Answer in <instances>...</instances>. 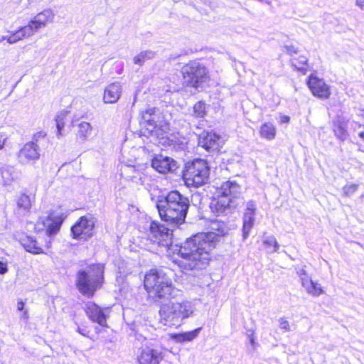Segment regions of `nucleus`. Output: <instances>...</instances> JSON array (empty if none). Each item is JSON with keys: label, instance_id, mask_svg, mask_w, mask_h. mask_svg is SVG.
<instances>
[{"label": "nucleus", "instance_id": "19", "mask_svg": "<svg viewBox=\"0 0 364 364\" xmlns=\"http://www.w3.org/2000/svg\"><path fill=\"white\" fill-rule=\"evenodd\" d=\"M122 86L119 82H112L104 90L103 102L106 104L116 103L120 98Z\"/></svg>", "mask_w": 364, "mask_h": 364}, {"label": "nucleus", "instance_id": "9", "mask_svg": "<svg viewBox=\"0 0 364 364\" xmlns=\"http://www.w3.org/2000/svg\"><path fill=\"white\" fill-rule=\"evenodd\" d=\"M210 171L205 160L196 159L186 163L182 172V178L187 187L199 188L208 182Z\"/></svg>", "mask_w": 364, "mask_h": 364}, {"label": "nucleus", "instance_id": "22", "mask_svg": "<svg viewBox=\"0 0 364 364\" xmlns=\"http://www.w3.org/2000/svg\"><path fill=\"white\" fill-rule=\"evenodd\" d=\"M34 198L25 193H21L16 200L17 210L20 213H29Z\"/></svg>", "mask_w": 364, "mask_h": 364}, {"label": "nucleus", "instance_id": "5", "mask_svg": "<svg viewBox=\"0 0 364 364\" xmlns=\"http://www.w3.org/2000/svg\"><path fill=\"white\" fill-rule=\"evenodd\" d=\"M105 284V264L95 262L76 272L75 286L78 293L87 299H92Z\"/></svg>", "mask_w": 364, "mask_h": 364}, {"label": "nucleus", "instance_id": "10", "mask_svg": "<svg viewBox=\"0 0 364 364\" xmlns=\"http://www.w3.org/2000/svg\"><path fill=\"white\" fill-rule=\"evenodd\" d=\"M149 240L158 247L168 249L173 243V230L158 221L153 220L149 228Z\"/></svg>", "mask_w": 364, "mask_h": 364}, {"label": "nucleus", "instance_id": "28", "mask_svg": "<svg viewBox=\"0 0 364 364\" xmlns=\"http://www.w3.org/2000/svg\"><path fill=\"white\" fill-rule=\"evenodd\" d=\"M153 57V53L150 51H143L141 52L139 55H136L133 58V61L134 64L141 66L146 60L151 59Z\"/></svg>", "mask_w": 364, "mask_h": 364}, {"label": "nucleus", "instance_id": "33", "mask_svg": "<svg viewBox=\"0 0 364 364\" xmlns=\"http://www.w3.org/2000/svg\"><path fill=\"white\" fill-rule=\"evenodd\" d=\"M47 134L46 132L41 130L34 133L32 136V140L31 141H34L35 144H37L38 141L41 139L46 138Z\"/></svg>", "mask_w": 364, "mask_h": 364}, {"label": "nucleus", "instance_id": "21", "mask_svg": "<svg viewBox=\"0 0 364 364\" xmlns=\"http://www.w3.org/2000/svg\"><path fill=\"white\" fill-rule=\"evenodd\" d=\"M54 18V14L50 9H45L38 13L33 18V23L36 27L39 29L46 27L49 23H51Z\"/></svg>", "mask_w": 364, "mask_h": 364}, {"label": "nucleus", "instance_id": "18", "mask_svg": "<svg viewBox=\"0 0 364 364\" xmlns=\"http://www.w3.org/2000/svg\"><path fill=\"white\" fill-rule=\"evenodd\" d=\"M33 22L31 19L28 21V24L11 33L7 37V41L10 43H14L33 36L38 31V28L36 27L35 23Z\"/></svg>", "mask_w": 364, "mask_h": 364}, {"label": "nucleus", "instance_id": "38", "mask_svg": "<svg viewBox=\"0 0 364 364\" xmlns=\"http://www.w3.org/2000/svg\"><path fill=\"white\" fill-rule=\"evenodd\" d=\"M24 306H25V303L22 301V300H20L17 302V310L18 311H22L24 309Z\"/></svg>", "mask_w": 364, "mask_h": 364}, {"label": "nucleus", "instance_id": "12", "mask_svg": "<svg viewBox=\"0 0 364 364\" xmlns=\"http://www.w3.org/2000/svg\"><path fill=\"white\" fill-rule=\"evenodd\" d=\"M306 85L311 95L317 99L326 100L331 96V85L316 73L309 75L306 80Z\"/></svg>", "mask_w": 364, "mask_h": 364}, {"label": "nucleus", "instance_id": "40", "mask_svg": "<svg viewBox=\"0 0 364 364\" xmlns=\"http://www.w3.org/2000/svg\"><path fill=\"white\" fill-rule=\"evenodd\" d=\"M356 4L361 9H364V0H356Z\"/></svg>", "mask_w": 364, "mask_h": 364}, {"label": "nucleus", "instance_id": "30", "mask_svg": "<svg viewBox=\"0 0 364 364\" xmlns=\"http://www.w3.org/2000/svg\"><path fill=\"white\" fill-rule=\"evenodd\" d=\"M1 177L4 185H8L14 180L13 171L9 168L1 169Z\"/></svg>", "mask_w": 364, "mask_h": 364}, {"label": "nucleus", "instance_id": "23", "mask_svg": "<svg viewBox=\"0 0 364 364\" xmlns=\"http://www.w3.org/2000/svg\"><path fill=\"white\" fill-rule=\"evenodd\" d=\"M259 135L266 140H273L277 135L276 127L271 122H264L259 127Z\"/></svg>", "mask_w": 364, "mask_h": 364}, {"label": "nucleus", "instance_id": "26", "mask_svg": "<svg viewBox=\"0 0 364 364\" xmlns=\"http://www.w3.org/2000/svg\"><path fill=\"white\" fill-rule=\"evenodd\" d=\"M56 123V136L58 138H60L63 136H65L68 132H65L64 127L65 126V112L62 113L56 116L55 119Z\"/></svg>", "mask_w": 364, "mask_h": 364}, {"label": "nucleus", "instance_id": "6", "mask_svg": "<svg viewBox=\"0 0 364 364\" xmlns=\"http://www.w3.org/2000/svg\"><path fill=\"white\" fill-rule=\"evenodd\" d=\"M105 310L106 309L102 308L95 301H87L83 306V311L92 322L96 323L99 326H95L94 331H92L89 323L84 321L77 323V331L92 341L106 340V334L109 328L107 323L109 315Z\"/></svg>", "mask_w": 364, "mask_h": 364}, {"label": "nucleus", "instance_id": "2", "mask_svg": "<svg viewBox=\"0 0 364 364\" xmlns=\"http://www.w3.org/2000/svg\"><path fill=\"white\" fill-rule=\"evenodd\" d=\"M218 237L213 232L197 233L178 246L171 259L183 271L202 269L212 259Z\"/></svg>", "mask_w": 364, "mask_h": 364}, {"label": "nucleus", "instance_id": "34", "mask_svg": "<svg viewBox=\"0 0 364 364\" xmlns=\"http://www.w3.org/2000/svg\"><path fill=\"white\" fill-rule=\"evenodd\" d=\"M279 327L284 331H290V325L289 323V321L285 318H281L279 319Z\"/></svg>", "mask_w": 364, "mask_h": 364}, {"label": "nucleus", "instance_id": "35", "mask_svg": "<svg viewBox=\"0 0 364 364\" xmlns=\"http://www.w3.org/2000/svg\"><path fill=\"white\" fill-rule=\"evenodd\" d=\"M264 242L269 247H272L274 251L279 249V245L274 237H270L264 241Z\"/></svg>", "mask_w": 364, "mask_h": 364}, {"label": "nucleus", "instance_id": "11", "mask_svg": "<svg viewBox=\"0 0 364 364\" xmlns=\"http://www.w3.org/2000/svg\"><path fill=\"white\" fill-rule=\"evenodd\" d=\"M96 219L91 214L80 216L72 225V238L86 241L95 235Z\"/></svg>", "mask_w": 364, "mask_h": 364}, {"label": "nucleus", "instance_id": "1", "mask_svg": "<svg viewBox=\"0 0 364 364\" xmlns=\"http://www.w3.org/2000/svg\"><path fill=\"white\" fill-rule=\"evenodd\" d=\"M142 284L148 299L159 304L160 320L165 325H178L193 314L189 301H172L178 289L162 267H152L146 271Z\"/></svg>", "mask_w": 364, "mask_h": 364}, {"label": "nucleus", "instance_id": "39", "mask_svg": "<svg viewBox=\"0 0 364 364\" xmlns=\"http://www.w3.org/2000/svg\"><path fill=\"white\" fill-rule=\"evenodd\" d=\"M4 144H5V139L4 138V136L0 134V150L1 149H3V147L4 146Z\"/></svg>", "mask_w": 364, "mask_h": 364}, {"label": "nucleus", "instance_id": "15", "mask_svg": "<svg viewBox=\"0 0 364 364\" xmlns=\"http://www.w3.org/2000/svg\"><path fill=\"white\" fill-rule=\"evenodd\" d=\"M198 145L208 152H218L223 147V141L213 132H203L198 139Z\"/></svg>", "mask_w": 364, "mask_h": 364}, {"label": "nucleus", "instance_id": "32", "mask_svg": "<svg viewBox=\"0 0 364 364\" xmlns=\"http://www.w3.org/2000/svg\"><path fill=\"white\" fill-rule=\"evenodd\" d=\"M358 186L355 183H352L349 185H346L343 187V193L346 196H349L354 193L357 189Z\"/></svg>", "mask_w": 364, "mask_h": 364}, {"label": "nucleus", "instance_id": "25", "mask_svg": "<svg viewBox=\"0 0 364 364\" xmlns=\"http://www.w3.org/2000/svg\"><path fill=\"white\" fill-rule=\"evenodd\" d=\"M200 330L201 328L199 327L191 331L173 334L171 336V338L178 342L191 341L198 336Z\"/></svg>", "mask_w": 364, "mask_h": 364}, {"label": "nucleus", "instance_id": "13", "mask_svg": "<svg viewBox=\"0 0 364 364\" xmlns=\"http://www.w3.org/2000/svg\"><path fill=\"white\" fill-rule=\"evenodd\" d=\"M163 359V353L153 345L148 344L139 348L136 358L138 364H160Z\"/></svg>", "mask_w": 364, "mask_h": 364}, {"label": "nucleus", "instance_id": "29", "mask_svg": "<svg viewBox=\"0 0 364 364\" xmlns=\"http://www.w3.org/2000/svg\"><path fill=\"white\" fill-rule=\"evenodd\" d=\"M253 213H250L249 215H245L244 220H243V232L245 237L249 233L250 230L253 226L254 224V218Z\"/></svg>", "mask_w": 364, "mask_h": 364}, {"label": "nucleus", "instance_id": "4", "mask_svg": "<svg viewBox=\"0 0 364 364\" xmlns=\"http://www.w3.org/2000/svg\"><path fill=\"white\" fill-rule=\"evenodd\" d=\"M189 206L188 198L176 190L170 191L156 202L160 219L175 228H178L185 223Z\"/></svg>", "mask_w": 364, "mask_h": 364}, {"label": "nucleus", "instance_id": "41", "mask_svg": "<svg viewBox=\"0 0 364 364\" xmlns=\"http://www.w3.org/2000/svg\"><path fill=\"white\" fill-rule=\"evenodd\" d=\"M250 342L252 346H254L255 344V338L252 335L251 336H250Z\"/></svg>", "mask_w": 364, "mask_h": 364}, {"label": "nucleus", "instance_id": "20", "mask_svg": "<svg viewBox=\"0 0 364 364\" xmlns=\"http://www.w3.org/2000/svg\"><path fill=\"white\" fill-rule=\"evenodd\" d=\"M301 285L308 294L314 296H319L325 293L321 284L317 281H314L311 278H303Z\"/></svg>", "mask_w": 364, "mask_h": 364}, {"label": "nucleus", "instance_id": "37", "mask_svg": "<svg viewBox=\"0 0 364 364\" xmlns=\"http://www.w3.org/2000/svg\"><path fill=\"white\" fill-rule=\"evenodd\" d=\"M289 121H290V117L287 115H282L280 117V119H279L280 124L289 123Z\"/></svg>", "mask_w": 364, "mask_h": 364}, {"label": "nucleus", "instance_id": "31", "mask_svg": "<svg viewBox=\"0 0 364 364\" xmlns=\"http://www.w3.org/2000/svg\"><path fill=\"white\" fill-rule=\"evenodd\" d=\"M333 131L335 133L343 134L346 133V124L343 122H336L333 123Z\"/></svg>", "mask_w": 364, "mask_h": 364}, {"label": "nucleus", "instance_id": "36", "mask_svg": "<svg viewBox=\"0 0 364 364\" xmlns=\"http://www.w3.org/2000/svg\"><path fill=\"white\" fill-rule=\"evenodd\" d=\"M8 272L6 263L0 261V274H4Z\"/></svg>", "mask_w": 364, "mask_h": 364}, {"label": "nucleus", "instance_id": "16", "mask_svg": "<svg viewBox=\"0 0 364 364\" xmlns=\"http://www.w3.org/2000/svg\"><path fill=\"white\" fill-rule=\"evenodd\" d=\"M40 156V148L34 141L25 143L17 154L18 161L21 164L36 161Z\"/></svg>", "mask_w": 364, "mask_h": 364}, {"label": "nucleus", "instance_id": "43", "mask_svg": "<svg viewBox=\"0 0 364 364\" xmlns=\"http://www.w3.org/2000/svg\"><path fill=\"white\" fill-rule=\"evenodd\" d=\"M24 316H25L26 318H28V312L27 311L24 312Z\"/></svg>", "mask_w": 364, "mask_h": 364}, {"label": "nucleus", "instance_id": "3", "mask_svg": "<svg viewBox=\"0 0 364 364\" xmlns=\"http://www.w3.org/2000/svg\"><path fill=\"white\" fill-rule=\"evenodd\" d=\"M66 217L62 210H51L46 218H39L34 225L35 232L45 230L47 237L26 235L20 240L23 249L32 255H46L51 248L52 241L49 237L60 231Z\"/></svg>", "mask_w": 364, "mask_h": 364}, {"label": "nucleus", "instance_id": "14", "mask_svg": "<svg viewBox=\"0 0 364 364\" xmlns=\"http://www.w3.org/2000/svg\"><path fill=\"white\" fill-rule=\"evenodd\" d=\"M69 132L76 142L83 143L88 139L92 132V126L88 122L79 118L73 119L69 125Z\"/></svg>", "mask_w": 364, "mask_h": 364}, {"label": "nucleus", "instance_id": "42", "mask_svg": "<svg viewBox=\"0 0 364 364\" xmlns=\"http://www.w3.org/2000/svg\"><path fill=\"white\" fill-rule=\"evenodd\" d=\"M358 136L364 141V131L359 132Z\"/></svg>", "mask_w": 364, "mask_h": 364}, {"label": "nucleus", "instance_id": "7", "mask_svg": "<svg viewBox=\"0 0 364 364\" xmlns=\"http://www.w3.org/2000/svg\"><path fill=\"white\" fill-rule=\"evenodd\" d=\"M240 193V186L235 181H226L216 187L211 197L210 208L216 215H224L234 208L233 202Z\"/></svg>", "mask_w": 364, "mask_h": 364}, {"label": "nucleus", "instance_id": "17", "mask_svg": "<svg viewBox=\"0 0 364 364\" xmlns=\"http://www.w3.org/2000/svg\"><path fill=\"white\" fill-rule=\"evenodd\" d=\"M151 166L160 173H168L175 171L177 164L172 158L158 154L154 156L151 160Z\"/></svg>", "mask_w": 364, "mask_h": 364}, {"label": "nucleus", "instance_id": "24", "mask_svg": "<svg viewBox=\"0 0 364 364\" xmlns=\"http://www.w3.org/2000/svg\"><path fill=\"white\" fill-rule=\"evenodd\" d=\"M291 65L296 70L301 72L303 75L306 74L309 70L308 60L304 55H300L292 58Z\"/></svg>", "mask_w": 364, "mask_h": 364}, {"label": "nucleus", "instance_id": "27", "mask_svg": "<svg viewBox=\"0 0 364 364\" xmlns=\"http://www.w3.org/2000/svg\"><path fill=\"white\" fill-rule=\"evenodd\" d=\"M206 114V105L203 101H198L193 105L192 116L194 118L203 119Z\"/></svg>", "mask_w": 364, "mask_h": 364}, {"label": "nucleus", "instance_id": "8", "mask_svg": "<svg viewBox=\"0 0 364 364\" xmlns=\"http://www.w3.org/2000/svg\"><path fill=\"white\" fill-rule=\"evenodd\" d=\"M183 86L198 90L210 81V75L207 66L198 59L191 60L181 68Z\"/></svg>", "mask_w": 364, "mask_h": 364}]
</instances>
